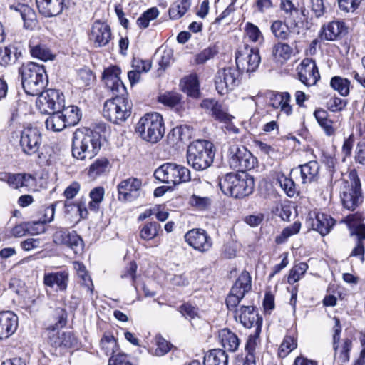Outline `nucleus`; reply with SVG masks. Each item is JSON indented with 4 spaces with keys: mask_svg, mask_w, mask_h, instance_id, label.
Here are the masks:
<instances>
[{
    "mask_svg": "<svg viewBox=\"0 0 365 365\" xmlns=\"http://www.w3.org/2000/svg\"><path fill=\"white\" fill-rule=\"evenodd\" d=\"M101 135L90 129H78L73 133L72 143L73 156L79 160L91 158L101 148Z\"/></svg>",
    "mask_w": 365,
    "mask_h": 365,
    "instance_id": "f257e3e1",
    "label": "nucleus"
},
{
    "mask_svg": "<svg viewBox=\"0 0 365 365\" xmlns=\"http://www.w3.org/2000/svg\"><path fill=\"white\" fill-rule=\"evenodd\" d=\"M254 180L245 172L227 173L219 180L221 191L227 196L242 198L250 195L254 189Z\"/></svg>",
    "mask_w": 365,
    "mask_h": 365,
    "instance_id": "f03ea898",
    "label": "nucleus"
},
{
    "mask_svg": "<svg viewBox=\"0 0 365 365\" xmlns=\"http://www.w3.org/2000/svg\"><path fill=\"white\" fill-rule=\"evenodd\" d=\"M214 158V145L208 140H195L187 148V163L195 170L208 168L212 164Z\"/></svg>",
    "mask_w": 365,
    "mask_h": 365,
    "instance_id": "7ed1b4c3",
    "label": "nucleus"
},
{
    "mask_svg": "<svg viewBox=\"0 0 365 365\" xmlns=\"http://www.w3.org/2000/svg\"><path fill=\"white\" fill-rule=\"evenodd\" d=\"M135 132L143 140L156 143L165 134L163 116L156 112L145 113L136 123Z\"/></svg>",
    "mask_w": 365,
    "mask_h": 365,
    "instance_id": "20e7f679",
    "label": "nucleus"
},
{
    "mask_svg": "<svg viewBox=\"0 0 365 365\" xmlns=\"http://www.w3.org/2000/svg\"><path fill=\"white\" fill-rule=\"evenodd\" d=\"M22 86L25 92L31 96H38L44 88L47 76L43 66L29 62L21 68Z\"/></svg>",
    "mask_w": 365,
    "mask_h": 365,
    "instance_id": "39448f33",
    "label": "nucleus"
},
{
    "mask_svg": "<svg viewBox=\"0 0 365 365\" xmlns=\"http://www.w3.org/2000/svg\"><path fill=\"white\" fill-rule=\"evenodd\" d=\"M131 103L122 96L107 100L103 106V116L115 124L125 122L131 114Z\"/></svg>",
    "mask_w": 365,
    "mask_h": 365,
    "instance_id": "423d86ee",
    "label": "nucleus"
},
{
    "mask_svg": "<svg viewBox=\"0 0 365 365\" xmlns=\"http://www.w3.org/2000/svg\"><path fill=\"white\" fill-rule=\"evenodd\" d=\"M159 181L168 184L178 185L190 180V171L186 167L175 163H164L154 173Z\"/></svg>",
    "mask_w": 365,
    "mask_h": 365,
    "instance_id": "0eeeda50",
    "label": "nucleus"
},
{
    "mask_svg": "<svg viewBox=\"0 0 365 365\" xmlns=\"http://www.w3.org/2000/svg\"><path fill=\"white\" fill-rule=\"evenodd\" d=\"M350 182H346L341 193V200L345 208L354 210L362 202L360 180L355 170L349 173Z\"/></svg>",
    "mask_w": 365,
    "mask_h": 365,
    "instance_id": "6e6552de",
    "label": "nucleus"
},
{
    "mask_svg": "<svg viewBox=\"0 0 365 365\" xmlns=\"http://www.w3.org/2000/svg\"><path fill=\"white\" fill-rule=\"evenodd\" d=\"M235 318L247 329L255 328L254 333L248 334L247 342H255L258 339L262 327V319L252 306H242L235 310Z\"/></svg>",
    "mask_w": 365,
    "mask_h": 365,
    "instance_id": "1a4fd4ad",
    "label": "nucleus"
},
{
    "mask_svg": "<svg viewBox=\"0 0 365 365\" xmlns=\"http://www.w3.org/2000/svg\"><path fill=\"white\" fill-rule=\"evenodd\" d=\"M228 163L232 169L242 173L254 168L256 158L245 147L235 144L229 148Z\"/></svg>",
    "mask_w": 365,
    "mask_h": 365,
    "instance_id": "9d476101",
    "label": "nucleus"
},
{
    "mask_svg": "<svg viewBox=\"0 0 365 365\" xmlns=\"http://www.w3.org/2000/svg\"><path fill=\"white\" fill-rule=\"evenodd\" d=\"M251 277L247 271L242 272L238 277L226 299V304L229 310L235 312V309H238L237 304L245 294L251 289Z\"/></svg>",
    "mask_w": 365,
    "mask_h": 365,
    "instance_id": "9b49d317",
    "label": "nucleus"
},
{
    "mask_svg": "<svg viewBox=\"0 0 365 365\" xmlns=\"http://www.w3.org/2000/svg\"><path fill=\"white\" fill-rule=\"evenodd\" d=\"M240 70L237 67H227L220 69L215 76V88L220 95L232 91L240 83Z\"/></svg>",
    "mask_w": 365,
    "mask_h": 365,
    "instance_id": "f8f14e48",
    "label": "nucleus"
},
{
    "mask_svg": "<svg viewBox=\"0 0 365 365\" xmlns=\"http://www.w3.org/2000/svg\"><path fill=\"white\" fill-rule=\"evenodd\" d=\"M36 100V106L38 110L43 114H51L55 110L60 109L64 101L63 95L56 89H48L38 94Z\"/></svg>",
    "mask_w": 365,
    "mask_h": 365,
    "instance_id": "ddd939ff",
    "label": "nucleus"
},
{
    "mask_svg": "<svg viewBox=\"0 0 365 365\" xmlns=\"http://www.w3.org/2000/svg\"><path fill=\"white\" fill-rule=\"evenodd\" d=\"M41 142V134L37 128L27 126L22 130L20 146L25 154L28 155L36 154L40 148Z\"/></svg>",
    "mask_w": 365,
    "mask_h": 365,
    "instance_id": "4468645a",
    "label": "nucleus"
},
{
    "mask_svg": "<svg viewBox=\"0 0 365 365\" xmlns=\"http://www.w3.org/2000/svg\"><path fill=\"white\" fill-rule=\"evenodd\" d=\"M118 198L121 202H133L140 197L142 192V182L136 178H129L118 185Z\"/></svg>",
    "mask_w": 365,
    "mask_h": 365,
    "instance_id": "2eb2a0df",
    "label": "nucleus"
},
{
    "mask_svg": "<svg viewBox=\"0 0 365 365\" xmlns=\"http://www.w3.org/2000/svg\"><path fill=\"white\" fill-rule=\"evenodd\" d=\"M235 60L237 68L246 73L255 71L261 62L258 49L247 47L236 55Z\"/></svg>",
    "mask_w": 365,
    "mask_h": 365,
    "instance_id": "dca6fc26",
    "label": "nucleus"
},
{
    "mask_svg": "<svg viewBox=\"0 0 365 365\" xmlns=\"http://www.w3.org/2000/svg\"><path fill=\"white\" fill-rule=\"evenodd\" d=\"M53 241L56 245H66L73 250L75 254L81 253L83 250L82 239L75 231L58 229L53 234Z\"/></svg>",
    "mask_w": 365,
    "mask_h": 365,
    "instance_id": "f3484780",
    "label": "nucleus"
},
{
    "mask_svg": "<svg viewBox=\"0 0 365 365\" xmlns=\"http://www.w3.org/2000/svg\"><path fill=\"white\" fill-rule=\"evenodd\" d=\"M112 34L109 25L101 21H96L92 24L88 33V38L94 47H103L111 40Z\"/></svg>",
    "mask_w": 365,
    "mask_h": 365,
    "instance_id": "a211bd4d",
    "label": "nucleus"
},
{
    "mask_svg": "<svg viewBox=\"0 0 365 365\" xmlns=\"http://www.w3.org/2000/svg\"><path fill=\"white\" fill-rule=\"evenodd\" d=\"M355 215H349L344 220L350 230L351 234L356 235L358 241L356 247L353 249L351 256L359 257L361 261H364V246L362 240H365V225L360 221L355 220Z\"/></svg>",
    "mask_w": 365,
    "mask_h": 365,
    "instance_id": "6ab92c4d",
    "label": "nucleus"
},
{
    "mask_svg": "<svg viewBox=\"0 0 365 365\" xmlns=\"http://www.w3.org/2000/svg\"><path fill=\"white\" fill-rule=\"evenodd\" d=\"M297 71L300 81L307 86L315 85L320 78L315 62L310 58L304 59Z\"/></svg>",
    "mask_w": 365,
    "mask_h": 365,
    "instance_id": "aec40b11",
    "label": "nucleus"
},
{
    "mask_svg": "<svg viewBox=\"0 0 365 365\" xmlns=\"http://www.w3.org/2000/svg\"><path fill=\"white\" fill-rule=\"evenodd\" d=\"M185 240L190 247L201 252L208 251L212 245L210 237L201 229L188 231L185 235Z\"/></svg>",
    "mask_w": 365,
    "mask_h": 365,
    "instance_id": "412c9836",
    "label": "nucleus"
},
{
    "mask_svg": "<svg viewBox=\"0 0 365 365\" xmlns=\"http://www.w3.org/2000/svg\"><path fill=\"white\" fill-rule=\"evenodd\" d=\"M120 68L116 66L108 67L103 71V81L106 87L110 89L113 94L122 93L125 91V87L120 77Z\"/></svg>",
    "mask_w": 365,
    "mask_h": 365,
    "instance_id": "4be33fe9",
    "label": "nucleus"
},
{
    "mask_svg": "<svg viewBox=\"0 0 365 365\" xmlns=\"http://www.w3.org/2000/svg\"><path fill=\"white\" fill-rule=\"evenodd\" d=\"M307 223L314 230L324 236L330 232L334 225V220L324 213L310 212L307 218Z\"/></svg>",
    "mask_w": 365,
    "mask_h": 365,
    "instance_id": "5701e85b",
    "label": "nucleus"
},
{
    "mask_svg": "<svg viewBox=\"0 0 365 365\" xmlns=\"http://www.w3.org/2000/svg\"><path fill=\"white\" fill-rule=\"evenodd\" d=\"M18 327V317L12 312H0V340L6 339L11 336Z\"/></svg>",
    "mask_w": 365,
    "mask_h": 365,
    "instance_id": "b1692460",
    "label": "nucleus"
},
{
    "mask_svg": "<svg viewBox=\"0 0 365 365\" xmlns=\"http://www.w3.org/2000/svg\"><path fill=\"white\" fill-rule=\"evenodd\" d=\"M201 107L210 110L212 115L220 122L227 123L232 118V116L227 113V109L213 99L203 100L201 103Z\"/></svg>",
    "mask_w": 365,
    "mask_h": 365,
    "instance_id": "393cba45",
    "label": "nucleus"
},
{
    "mask_svg": "<svg viewBox=\"0 0 365 365\" xmlns=\"http://www.w3.org/2000/svg\"><path fill=\"white\" fill-rule=\"evenodd\" d=\"M68 273L66 271L45 273L43 284L46 287L53 288L56 287L58 291H65L67 289Z\"/></svg>",
    "mask_w": 365,
    "mask_h": 365,
    "instance_id": "a878e982",
    "label": "nucleus"
},
{
    "mask_svg": "<svg viewBox=\"0 0 365 365\" xmlns=\"http://www.w3.org/2000/svg\"><path fill=\"white\" fill-rule=\"evenodd\" d=\"M270 29L274 36L282 40L287 39L291 33L299 34L300 32L298 23L296 22L295 19L290 23L289 26L284 24L280 20L274 21Z\"/></svg>",
    "mask_w": 365,
    "mask_h": 365,
    "instance_id": "bb28decb",
    "label": "nucleus"
},
{
    "mask_svg": "<svg viewBox=\"0 0 365 365\" xmlns=\"http://www.w3.org/2000/svg\"><path fill=\"white\" fill-rule=\"evenodd\" d=\"M1 180H6L8 185L14 189L29 187L35 181L34 178L31 175L26 173H6L4 175V177H1Z\"/></svg>",
    "mask_w": 365,
    "mask_h": 365,
    "instance_id": "cd10ccee",
    "label": "nucleus"
},
{
    "mask_svg": "<svg viewBox=\"0 0 365 365\" xmlns=\"http://www.w3.org/2000/svg\"><path fill=\"white\" fill-rule=\"evenodd\" d=\"M345 30L344 24L338 21H334L324 25L320 31L319 37L324 41H336Z\"/></svg>",
    "mask_w": 365,
    "mask_h": 365,
    "instance_id": "c85d7f7f",
    "label": "nucleus"
},
{
    "mask_svg": "<svg viewBox=\"0 0 365 365\" xmlns=\"http://www.w3.org/2000/svg\"><path fill=\"white\" fill-rule=\"evenodd\" d=\"M41 14L46 17L55 16L61 13L63 0H36Z\"/></svg>",
    "mask_w": 365,
    "mask_h": 365,
    "instance_id": "c756f323",
    "label": "nucleus"
},
{
    "mask_svg": "<svg viewBox=\"0 0 365 365\" xmlns=\"http://www.w3.org/2000/svg\"><path fill=\"white\" fill-rule=\"evenodd\" d=\"M29 49L32 57L46 61L53 59L51 51L42 43H40L38 38H32L29 41Z\"/></svg>",
    "mask_w": 365,
    "mask_h": 365,
    "instance_id": "7c9ffc66",
    "label": "nucleus"
},
{
    "mask_svg": "<svg viewBox=\"0 0 365 365\" xmlns=\"http://www.w3.org/2000/svg\"><path fill=\"white\" fill-rule=\"evenodd\" d=\"M299 168L302 183H310L317 179L319 165L317 161H309L300 165Z\"/></svg>",
    "mask_w": 365,
    "mask_h": 365,
    "instance_id": "2f4dec72",
    "label": "nucleus"
},
{
    "mask_svg": "<svg viewBox=\"0 0 365 365\" xmlns=\"http://www.w3.org/2000/svg\"><path fill=\"white\" fill-rule=\"evenodd\" d=\"M180 87L183 92L192 98L200 96L199 81L196 74L192 73L185 76L180 81Z\"/></svg>",
    "mask_w": 365,
    "mask_h": 365,
    "instance_id": "473e14b6",
    "label": "nucleus"
},
{
    "mask_svg": "<svg viewBox=\"0 0 365 365\" xmlns=\"http://www.w3.org/2000/svg\"><path fill=\"white\" fill-rule=\"evenodd\" d=\"M291 96L287 92L277 93L272 98V105L274 108H279L280 110L289 115L292 113V107L290 105Z\"/></svg>",
    "mask_w": 365,
    "mask_h": 365,
    "instance_id": "72a5a7b5",
    "label": "nucleus"
},
{
    "mask_svg": "<svg viewBox=\"0 0 365 365\" xmlns=\"http://www.w3.org/2000/svg\"><path fill=\"white\" fill-rule=\"evenodd\" d=\"M15 11L21 16L24 26L26 29H32L36 26V15L30 6L25 4H18L15 7Z\"/></svg>",
    "mask_w": 365,
    "mask_h": 365,
    "instance_id": "f704fd0d",
    "label": "nucleus"
},
{
    "mask_svg": "<svg viewBox=\"0 0 365 365\" xmlns=\"http://www.w3.org/2000/svg\"><path fill=\"white\" fill-rule=\"evenodd\" d=\"M227 359L225 350L214 349L204 356V365H227Z\"/></svg>",
    "mask_w": 365,
    "mask_h": 365,
    "instance_id": "c9c22d12",
    "label": "nucleus"
},
{
    "mask_svg": "<svg viewBox=\"0 0 365 365\" xmlns=\"http://www.w3.org/2000/svg\"><path fill=\"white\" fill-rule=\"evenodd\" d=\"M191 0H177L169 9V16L171 19L177 20L182 17L190 9Z\"/></svg>",
    "mask_w": 365,
    "mask_h": 365,
    "instance_id": "e433bc0d",
    "label": "nucleus"
},
{
    "mask_svg": "<svg viewBox=\"0 0 365 365\" xmlns=\"http://www.w3.org/2000/svg\"><path fill=\"white\" fill-rule=\"evenodd\" d=\"M158 101L165 106L171 108H175L178 110V108L181 107L182 96L180 93L175 91H166L159 95Z\"/></svg>",
    "mask_w": 365,
    "mask_h": 365,
    "instance_id": "4c0bfd02",
    "label": "nucleus"
},
{
    "mask_svg": "<svg viewBox=\"0 0 365 365\" xmlns=\"http://www.w3.org/2000/svg\"><path fill=\"white\" fill-rule=\"evenodd\" d=\"M110 168V161L106 158H97L89 167L88 175L96 178L108 171Z\"/></svg>",
    "mask_w": 365,
    "mask_h": 365,
    "instance_id": "58836bf2",
    "label": "nucleus"
},
{
    "mask_svg": "<svg viewBox=\"0 0 365 365\" xmlns=\"http://www.w3.org/2000/svg\"><path fill=\"white\" fill-rule=\"evenodd\" d=\"M173 51L170 48H160L155 53V58L157 60L159 68L158 71L159 73L164 71V70L170 66L173 61Z\"/></svg>",
    "mask_w": 365,
    "mask_h": 365,
    "instance_id": "ea45409f",
    "label": "nucleus"
},
{
    "mask_svg": "<svg viewBox=\"0 0 365 365\" xmlns=\"http://www.w3.org/2000/svg\"><path fill=\"white\" fill-rule=\"evenodd\" d=\"M51 113L52 115L46 119L45 123L46 127L48 130H51L54 132H59L68 126L60 111L53 112Z\"/></svg>",
    "mask_w": 365,
    "mask_h": 365,
    "instance_id": "a19ab883",
    "label": "nucleus"
},
{
    "mask_svg": "<svg viewBox=\"0 0 365 365\" xmlns=\"http://www.w3.org/2000/svg\"><path fill=\"white\" fill-rule=\"evenodd\" d=\"M292 48L286 43H277L272 48V54L276 61L283 63L290 58Z\"/></svg>",
    "mask_w": 365,
    "mask_h": 365,
    "instance_id": "79ce46f5",
    "label": "nucleus"
},
{
    "mask_svg": "<svg viewBox=\"0 0 365 365\" xmlns=\"http://www.w3.org/2000/svg\"><path fill=\"white\" fill-rule=\"evenodd\" d=\"M60 112L68 126L76 125L81 118V113L79 108L76 106L65 107L63 108L62 111Z\"/></svg>",
    "mask_w": 365,
    "mask_h": 365,
    "instance_id": "37998d69",
    "label": "nucleus"
},
{
    "mask_svg": "<svg viewBox=\"0 0 365 365\" xmlns=\"http://www.w3.org/2000/svg\"><path fill=\"white\" fill-rule=\"evenodd\" d=\"M314 115L327 135L330 136L334 133L335 130L332 126L333 122L328 118V114L324 110L319 109L315 110Z\"/></svg>",
    "mask_w": 365,
    "mask_h": 365,
    "instance_id": "c03bdc74",
    "label": "nucleus"
},
{
    "mask_svg": "<svg viewBox=\"0 0 365 365\" xmlns=\"http://www.w3.org/2000/svg\"><path fill=\"white\" fill-rule=\"evenodd\" d=\"M244 30L245 36L251 42L259 45L264 43V36L257 26L251 22H247L245 25Z\"/></svg>",
    "mask_w": 365,
    "mask_h": 365,
    "instance_id": "a18cd8bd",
    "label": "nucleus"
},
{
    "mask_svg": "<svg viewBox=\"0 0 365 365\" xmlns=\"http://www.w3.org/2000/svg\"><path fill=\"white\" fill-rule=\"evenodd\" d=\"M160 229V225L158 222L146 223L140 231V237L143 240H151L158 236Z\"/></svg>",
    "mask_w": 365,
    "mask_h": 365,
    "instance_id": "49530a36",
    "label": "nucleus"
},
{
    "mask_svg": "<svg viewBox=\"0 0 365 365\" xmlns=\"http://www.w3.org/2000/svg\"><path fill=\"white\" fill-rule=\"evenodd\" d=\"M330 85L333 89L338 91L342 96H346L349 93L350 82L346 78L334 76L331 79Z\"/></svg>",
    "mask_w": 365,
    "mask_h": 365,
    "instance_id": "de8ad7c7",
    "label": "nucleus"
},
{
    "mask_svg": "<svg viewBox=\"0 0 365 365\" xmlns=\"http://www.w3.org/2000/svg\"><path fill=\"white\" fill-rule=\"evenodd\" d=\"M17 58L16 49L14 46L0 48V65L7 66Z\"/></svg>",
    "mask_w": 365,
    "mask_h": 365,
    "instance_id": "09e8293b",
    "label": "nucleus"
},
{
    "mask_svg": "<svg viewBox=\"0 0 365 365\" xmlns=\"http://www.w3.org/2000/svg\"><path fill=\"white\" fill-rule=\"evenodd\" d=\"M104 192V189L102 187H95L91 191L89 196L91 200L88 204V208L91 210L96 211L98 210L100 203L103 200Z\"/></svg>",
    "mask_w": 365,
    "mask_h": 365,
    "instance_id": "8fccbe9b",
    "label": "nucleus"
},
{
    "mask_svg": "<svg viewBox=\"0 0 365 365\" xmlns=\"http://www.w3.org/2000/svg\"><path fill=\"white\" fill-rule=\"evenodd\" d=\"M300 229V222H294L293 224L283 229L281 235L276 237V242L277 244H282L289 237L297 235L299 232Z\"/></svg>",
    "mask_w": 365,
    "mask_h": 365,
    "instance_id": "3c124183",
    "label": "nucleus"
},
{
    "mask_svg": "<svg viewBox=\"0 0 365 365\" xmlns=\"http://www.w3.org/2000/svg\"><path fill=\"white\" fill-rule=\"evenodd\" d=\"M257 344H245L244 346L245 353L240 356L241 364L238 365H250V361H252L254 365L255 362V349ZM240 363V361H238Z\"/></svg>",
    "mask_w": 365,
    "mask_h": 365,
    "instance_id": "603ef678",
    "label": "nucleus"
},
{
    "mask_svg": "<svg viewBox=\"0 0 365 365\" xmlns=\"http://www.w3.org/2000/svg\"><path fill=\"white\" fill-rule=\"evenodd\" d=\"M159 11L157 8L153 7L145 11L138 19L137 24L141 29H145L149 26L151 20L158 17Z\"/></svg>",
    "mask_w": 365,
    "mask_h": 365,
    "instance_id": "864d4df0",
    "label": "nucleus"
},
{
    "mask_svg": "<svg viewBox=\"0 0 365 365\" xmlns=\"http://www.w3.org/2000/svg\"><path fill=\"white\" fill-rule=\"evenodd\" d=\"M308 265L306 263H299L295 265L289 272L287 282L290 284H293L298 282L303 274L306 272Z\"/></svg>",
    "mask_w": 365,
    "mask_h": 365,
    "instance_id": "5fc2aeb1",
    "label": "nucleus"
},
{
    "mask_svg": "<svg viewBox=\"0 0 365 365\" xmlns=\"http://www.w3.org/2000/svg\"><path fill=\"white\" fill-rule=\"evenodd\" d=\"M171 344H148L149 353L155 356H162L171 349Z\"/></svg>",
    "mask_w": 365,
    "mask_h": 365,
    "instance_id": "6e6d98bb",
    "label": "nucleus"
},
{
    "mask_svg": "<svg viewBox=\"0 0 365 365\" xmlns=\"http://www.w3.org/2000/svg\"><path fill=\"white\" fill-rule=\"evenodd\" d=\"M351 349V344H336L334 346L335 356H338L341 362H347L349 360Z\"/></svg>",
    "mask_w": 365,
    "mask_h": 365,
    "instance_id": "4d7b16f0",
    "label": "nucleus"
},
{
    "mask_svg": "<svg viewBox=\"0 0 365 365\" xmlns=\"http://www.w3.org/2000/svg\"><path fill=\"white\" fill-rule=\"evenodd\" d=\"M73 268L76 270L78 276L83 280V283L89 287V283H91V278L88 274V272L84 264L79 262H73ZM91 292H93V288H88Z\"/></svg>",
    "mask_w": 365,
    "mask_h": 365,
    "instance_id": "13d9d810",
    "label": "nucleus"
},
{
    "mask_svg": "<svg viewBox=\"0 0 365 365\" xmlns=\"http://www.w3.org/2000/svg\"><path fill=\"white\" fill-rule=\"evenodd\" d=\"M93 80L94 76L91 71L83 69L78 72L77 82L80 88L90 86Z\"/></svg>",
    "mask_w": 365,
    "mask_h": 365,
    "instance_id": "bf43d9fd",
    "label": "nucleus"
},
{
    "mask_svg": "<svg viewBox=\"0 0 365 365\" xmlns=\"http://www.w3.org/2000/svg\"><path fill=\"white\" fill-rule=\"evenodd\" d=\"M217 51L215 48L208 47L205 48L195 56V63L197 64H203L207 61L212 58L216 54Z\"/></svg>",
    "mask_w": 365,
    "mask_h": 365,
    "instance_id": "052dcab7",
    "label": "nucleus"
},
{
    "mask_svg": "<svg viewBox=\"0 0 365 365\" xmlns=\"http://www.w3.org/2000/svg\"><path fill=\"white\" fill-rule=\"evenodd\" d=\"M279 182L288 196L292 197L295 194V184L291 178L282 176L279 179Z\"/></svg>",
    "mask_w": 365,
    "mask_h": 365,
    "instance_id": "680f3d73",
    "label": "nucleus"
},
{
    "mask_svg": "<svg viewBox=\"0 0 365 365\" xmlns=\"http://www.w3.org/2000/svg\"><path fill=\"white\" fill-rule=\"evenodd\" d=\"M137 270V264L134 262H131L128 266L122 271L120 277L126 279L128 282L133 283L135 279V274Z\"/></svg>",
    "mask_w": 365,
    "mask_h": 365,
    "instance_id": "e2e57ef3",
    "label": "nucleus"
},
{
    "mask_svg": "<svg viewBox=\"0 0 365 365\" xmlns=\"http://www.w3.org/2000/svg\"><path fill=\"white\" fill-rule=\"evenodd\" d=\"M347 102L338 97L331 98L328 102V108L332 112L342 110L346 106Z\"/></svg>",
    "mask_w": 365,
    "mask_h": 365,
    "instance_id": "0e129e2a",
    "label": "nucleus"
},
{
    "mask_svg": "<svg viewBox=\"0 0 365 365\" xmlns=\"http://www.w3.org/2000/svg\"><path fill=\"white\" fill-rule=\"evenodd\" d=\"M132 68L141 74V73H147L150 71L151 63L149 61L134 58L132 63Z\"/></svg>",
    "mask_w": 365,
    "mask_h": 365,
    "instance_id": "69168bd1",
    "label": "nucleus"
},
{
    "mask_svg": "<svg viewBox=\"0 0 365 365\" xmlns=\"http://www.w3.org/2000/svg\"><path fill=\"white\" fill-rule=\"evenodd\" d=\"M29 222H22L19 225H16L11 230V235L15 237H21L26 235L27 233H29Z\"/></svg>",
    "mask_w": 365,
    "mask_h": 365,
    "instance_id": "338daca9",
    "label": "nucleus"
},
{
    "mask_svg": "<svg viewBox=\"0 0 365 365\" xmlns=\"http://www.w3.org/2000/svg\"><path fill=\"white\" fill-rule=\"evenodd\" d=\"M108 365H133L125 354L112 356L109 359Z\"/></svg>",
    "mask_w": 365,
    "mask_h": 365,
    "instance_id": "774afa93",
    "label": "nucleus"
}]
</instances>
